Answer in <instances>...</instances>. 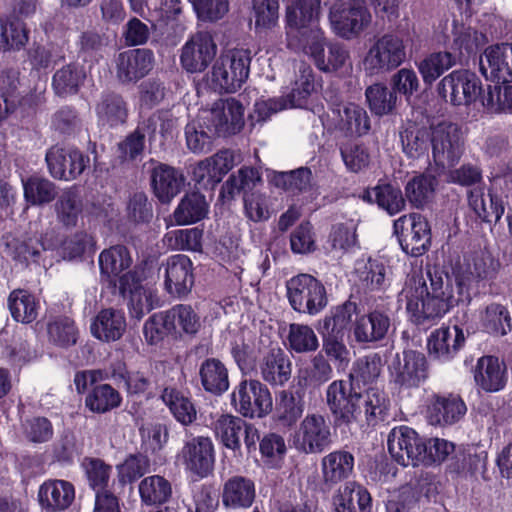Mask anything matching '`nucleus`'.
Returning a JSON list of instances; mask_svg holds the SVG:
<instances>
[{"label": "nucleus", "mask_w": 512, "mask_h": 512, "mask_svg": "<svg viewBox=\"0 0 512 512\" xmlns=\"http://www.w3.org/2000/svg\"><path fill=\"white\" fill-rule=\"evenodd\" d=\"M320 0H295L287 9L286 21L290 28L288 34L299 38L303 51L310 55L316 67L323 72L351 69L349 51L340 43L326 45L324 32L318 25Z\"/></svg>", "instance_id": "nucleus-1"}, {"label": "nucleus", "mask_w": 512, "mask_h": 512, "mask_svg": "<svg viewBox=\"0 0 512 512\" xmlns=\"http://www.w3.org/2000/svg\"><path fill=\"white\" fill-rule=\"evenodd\" d=\"M428 286L423 276H413L402 293L406 298V310L416 325L441 319L453 307L468 305L471 295L463 292L450 278L438 270H427Z\"/></svg>", "instance_id": "nucleus-2"}, {"label": "nucleus", "mask_w": 512, "mask_h": 512, "mask_svg": "<svg viewBox=\"0 0 512 512\" xmlns=\"http://www.w3.org/2000/svg\"><path fill=\"white\" fill-rule=\"evenodd\" d=\"M326 404L337 424L357 421L364 412L368 425L375 426L388 416L389 399L384 391L369 388L364 394L357 392L352 384L335 380L326 389Z\"/></svg>", "instance_id": "nucleus-3"}, {"label": "nucleus", "mask_w": 512, "mask_h": 512, "mask_svg": "<svg viewBox=\"0 0 512 512\" xmlns=\"http://www.w3.org/2000/svg\"><path fill=\"white\" fill-rule=\"evenodd\" d=\"M244 123V107L238 100H219L196 120L186 124L187 148L194 154L207 153L215 137L235 135L242 130Z\"/></svg>", "instance_id": "nucleus-4"}, {"label": "nucleus", "mask_w": 512, "mask_h": 512, "mask_svg": "<svg viewBox=\"0 0 512 512\" xmlns=\"http://www.w3.org/2000/svg\"><path fill=\"white\" fill-rule=\"evenodd\" d=\"M251 51L233 48L224 51L211 71L213 88L220 93H234L247 81L250 73Z\"/></svg>", "instance_id": "nucleus-5"}, {"label": "nucleus", "mask_w": 512, "mask_h": 512, "mask_svg": "<svg viewBox=\"0 0 512 512\" xmlns=\"http://www.w3.org/2000/svg\"><path fill=\"white\" fill-rule=\"evenodd\" d=\"M286 296L291 308L301 314H319L328 304L326 288L316 277L300 273L286 282Z\"/></svg>", "instance_id": "nucleus-6"}, {"label": "nucleus", "mask_w": 512, "mask_h": 512, "mask_svg": "<svg viewBox=\"0 0 512 512\" xmlns=\"http://www.w3.org/2000/svg\"><path fill=\"white\" fill-rule=\"evenodd\" d=\"M407 58L403 39L386 33L371 44L363 59L364 70L369 75L389 73L401 66Z\"/></svg>", "instance_id": "nucleus-7"}, {"label": "nucleus", "mask_w": 512, "mask_h": 512, "mask_svg": "<svg viewBox=\"0 0 512 512\" xmlns=\"http://www.w3.org/2000/svg\"><path fill=\"white\" fill-rule=\"evenodd\" d=\"M329 20L338 36L350 40L370 25L372 17L361 0H336L330 8Z\"/></svg>", "instance_id": "nucleus-8"}, {"label": "nucleus", "mask_w": 512, "mask_h": 512, "mask_svg": "<svg viewBox=\"0 0 512 512\" xmlns=\"http://www.w3.org/2000/svg\"><path fill=\"white\" fill-rule=\"evenodd\" d=\"M390 383L398 391L418 388L428 378V362L422 352L412 349L397 353L390 366Z\"/></svg>", "instance_id": "nucleus-9"}, {"label": "nucleus", "mask_w": 512, "mask_h": 512, "mask_svg": "<svg viewBox=\"0 0 512 512\" xmlns=\"http://www.w3.org/2000/svg\"><path fill=\"white\" fill-rule=\"evenodd\" d=\"M500 262L488 251H476L464 258V263L453 268L455 286L471 295L473 284L494 280L500 269Z\"/></svg>", "instance_id": "nucleus-10"}, {"label": "nucleus", "mask_w": 512, "mask_h": 512, "mask_svg": "<svg viewBox=\"0 0 512 512\" xmlns=\"http://www.w3.org/2000/svg\"><path fill=\"white\" fill-rule=\"evenodd\" d=\"M401 249L412 257L425 254L431 245V229L427 219L418 213L399 217L393 223Z\"/></svg>", "instance_id": "nucleus-11"}, {"label": "nucleus", "mask_w": 512, "mask_h": 512, "mask_svg": "<svg viewBox=\"0 0 512 512\" xmlns=\"http://www.w3.org/2000/svg\"><path fill=\"white\" fill-rule=\"evenodd\" d=\"M432 158L436 166H452L462 155L461 128L450 121H441L430 126Z\"/></svg>", "instance_id": "nucleus-12"}, {"label": "nucleus", "mask_w": 512, "mask_h": 512, "mask_svg": "<svg viewBox=\"0 0 512 512\" xmlns=\"http://www.w3.org/2000/svg\"><path fill=\"white\" fill-rule=\"evenodd\" d=\"M231 405L243 417L262 418L272 410V397L258 380H243L231 394Z\"/></svg>", "instance_id": "nucleus-13"}, {"label": "nucleus", "mask_w": 512, "mask_h": 512, "mask_svg": "<svg viewBox=\"0 0 512 512\" xmlns=\"http://www.w3.org/2000/svg\"><path fill=\"white\" fill-rule=\"evenodd\" d=\"M480 78L466 69L454 70L446 75L438 84L439 95L455 105H470L482 95Z\"/></svg>", "instance_id": "nucleus-14"}, {"label": "nucleus", "mask_w": 512, "mask_h": 512, "mask_svg": "<svg viewBox=\"0 0 512 512\" xmlns=\"http://www.w3.org/2000/svg\"><path fill=\"white\" fill-rule=\"evenodd\" d=\"M330 424L324 416L307 414L295 432L293 444L301 453L320 454L332 444Z\"/></svg>", "instance_id": "nucleus-15"}, {"label": "nucleus", "mask_w": 512, "mask_h": 512, "mask_svg": "<svg viewBox=\"0 0 512 512\" xmlns=\"http://www.w3.org/2000/svg\"><path fill=\"white\" fill-rule=\"evenodd\" d=\"M388 452L401 466H418L424 451V439L411 427L396 426L387 437Z\"/></svg>", "instance_id": "nucleus-16"}, {"label": "nucleus", "mask_w": 512, "mask_h": 512, "mask_svg": "<svg viewBox=\"0 0 512 512\" xmlns=\"http://www.w3.org/2000/svg\"><path fill=\"white\" fill-rule=\"evenodd\" d=\"M49 173L55 179L71 181L80 176L89 166L90 159L77 148H49L45 155Z\"/></svg>", "instance_id": "nucleus-17"}, {"label": "nucleus", "mask_w": 512, "mask_h": 512, "mask_svg": "<svg viewBox=\"0 0 512 512\" xmlns=\"http://www.w3.org/2000/svg\"><path fill=\"white\" fill-rule=\"evenodd\" d=\"M164 274V288L173 297L187 296L194 285L193 263L184 254L169 256L160 267Z\"/></svg>", "instance_id": "nucleus-18"}, {"label": "nucleus", "mask_w": 512, "mask_h": 512, "mask_svg": "<svg viewBox=\"0 0 512 512\" xmlns=\"http://www.w3.org/2000/svg\"><path fill=\"white\" fill-rule=\"evenodd\" d=\"M217 45L210 33L192 35L181 49L180 63L189 73L203 72L216 56Z\"/></svg>", "instance_id": "nucleus-19"}, {"label": "nucleus", "mask_w": 512, "mask_h": 512, "mask_svg": "<svg viewBox=\"0 0 512 512\" xmlns=\"http://www.w3.org/2000/svg\"><path fill=\"white\" fill-rule=\"evenodd\" d=\"M181 457L185 468L203 479L212 474L215 464V448L208 436H195L184 442Z\"/></svg>", "instance_id": "nucleus-20"}, {"label": "nucleus", "mask_w": 512, "mask_h": 512, "mask_svg": "<svg viewBox=\"0 0 512 512\" xmlns=\"http://www.w3.org/2000/svg\"><path fill=\"white\" fill-rule=\"evenodd\" d=\"M480 71L487 80L494 83L512 82V43L488 46L480 58Z\"/></svg>", "instance_id": "nucleus-21"}, {"label": "nucleus", "mask_w": 512, "mask_h": 512, "mask_svg": "<svg viewBox=\"0 0 512 512\" xmlns=\"http://www.w3.org/2000/svg\"><path fill=\"white\" fill-rule=\"evenodd\" d=\"M149 165L151 186L161 203H169L182 189L185 178L183 174L167 164L151 159Z\"/></svg>", "instance_id": "nucleus-22"}, {"label": "nucleus", "mask_w": 512, "mask_h": 512, "mask_svg": "<svg viewBox=\"0 0 512 512\" xmlns=\"http://www.w3.org/2000/svg\"><path fill=\"white\" fill-rule=\"evenodd\" d=\"M154 54L145 48L121 52L117 58V77L122 83L137 82L153 68Z\"/></svg>", "instance_id": "nucleus-23"}, {"label": "nucleus", "mask_w": 512, "mask_h": 512, "mask_svg": "<svg viewBox=\"0 0 512 512\" xmlns=\"http://www.w3.org/2000/svg\"><path fill=\"white\" fill-rule=\"evenodd\" d=\"M391 327L388 312L376 308L356 318L353 325L354 340L359 344H374L386 338Z\"/></svg>", "instance_id": "nucleus-24"}, {"label": "nucleus", "mask_w": 512, "mask_h": 512, "mask_svg": "<svg viewBox=\"0 0 512 512\" xmlns=\"http://www.w3.org/2000/svg\"><path fill=\"white\" fill-rule=\"evenodd\" d=\"M465 343V335L457 325L440 327L433 331L427 341L429 355L440 362L452 360Z\"/></svg>", "instance_id": "nucleus-25"}, {"label": "nucleus", "mask_w": 512, "mask_h": 512, "mask_svg": "<svg viewBox=\"0 0 512 512\" xmlns=\"http://www.w3.org/2000/svg\"><path fill=\"white\" fill-rule=\"evenodd\" d=\"M132 262L130 252L124 245L104 249L98 258L101 283L115 293L117 277L128 270Z\"/></svg>", "instance_id": "nucleus-26"}, {"label": "nucleus", "mask_w": 512, "mask_h": 512, "mask_svg": "<svg viewBox=\"0 0 512 512\" xmlns=\"http://www.w3.org/2000/svg\"><path fill=\"white\" fill-rule=\"evenodd\" d=\"M475 385L486 393L503 390L507 384V369L498 357L485 355L480 357L473 369Z\"/></svg>", "instance_id": "nucleus-27"}, {"label": "nucleus", "mask_w": 512, "mask_h": 512, "mask_svg": "<svg viewBox=\"0 0 512 512\" xmlns=\"http://www.w3.org/2000/svg\"><path fill=\"white\" fill-rule=\"evenodd\" d=\"M38 501L46 512H61L66 510L75 498V489L66 480L49 479L38 489Z\"/></svg>", "instance_id": "nucleus-28"}, {"label": "nucleus", "mask_w": 512, "mask_h": 512, "mask_svg": "<svg viewBox=\"0 0 512 512\" xmlns=\"http://www.w3.org/2000/svg\"><path fill=\"white\" fill-rule=\"evenodd\" d=\"M337 118L336 128L346 136L361 137L371 129V121L367 111L354 103L334 105L331 108Z\"/></svg>", "instance_id": "nucleus-29"}, {"label": "nucleus", "mask_w": 512, "mask_h": 512, "mask_svg": "<svg viewBox=\"0 0 512 512\" xmlns=\"http://www.w3.org/2000/svg\"><path fill=\"white\" fill-rule=\"evenodd\" d=\"M464 401L449 394L435 395L427 407V419L431 425H451L458 422L466 413Z\"/></svg>", "instance_id": "nucleus-30"}, {"label": "nucleus", "mask_w": 512, "mask_h": 512, "mask_svg": "<svg viewBox=\"0 0 512 512\" xmlns=\"http://www.w3.org/2000/svg\"><path fill=\"white\" fill-rule=\"evenodd\" d=\"M256 498V487L252 479L235 475L230 477L222 489V504L229 509H248Z\"/></svg>", "instance_id": "nucleus-31"}, {"label": "nucleus", "mask_w": 512, "mask_h": 512, "mask_svg": "<svg viewBox=\"0 0 512 512\" xmlns=\"http://www.w3.org/2000/svg\"><path fill=\"white\" fill-rule=\"evenodd\" d=\"M259 368L263 380L274 386H283L291 377V361L278 346L269 349Z\"/></svg>", "instance_id": "nucleus-32"}, {"label": "nucleus", "mask_w": 512, "mask_h": 512, "mask_svg": "<svg viewBox=\"0 0 512 512\" xmlns=\"http://www.w3.org/2000/svg\"><path fill=\"white\" fill-rule=\"evenodd\" d=\"M131 9L144 14L146 8V16L149 22L153 24H168L170 21L176 20L182 13V0H128Z\"/></svg>", "instance_id": "nucleus-33"}, {"label": "nucleus", "mask_w": 512, "mask_h": 512, "mask_svg": "<svg viewBox=\"0 0 512 512\" xmlns=\"http://www.w3.org/2000/svg\"><path fill=\"white\" fill-rule=\"evenodd\" d=\"M233 167L234 154L224 149L200 161L194 170V176L199 183L207 179L208 185L215 186Z\"/></svg>", "instance_id": "nucleus-34"}, {"label": "nucleus", "mask_w": 512, "mask_h": 512, "mask_svg": "<svg viewBox=\"0 0 512 512\" xmlns=\"http://www.w3.org/2000/svg\"><path fill=\"white\" fill-rule=\"evenodd\" d=\"M126 330L124 312L113 308L101 310L91 324L92 335L104 342L119 340Z\"/></svg>", "instance_id": "nucleus-35"}, {"label": "nucleus", "mask_w": 512, "mask_h": 512, "mask_svg": "<svg viewBox=\"0 0 512 512\" xmlns=\"http://www.w3.org/2000/svg\"><path fill=\"white\" fill-rule=\"evenodd\" d=\"M489 200L485 198L484 187L477 186L467 192L470 209L486 223H497L504 214L505 208L500 196L489 192Z\"/></svg>", "instance_id": "nucleus-36"}, {"label": "nucleus", "mask_w": 512, "mask_h": 512, "mask_svg": "<svg viewBox=\"0 0 512 512\" xmlns=\"http://www.w3.org/2000/svg\"><path fill=\"white\" fill-rule=\"evenodd\" d=\"M334 505L336 512H371L372 498L365 487L351 481L339 489Z\"/></svg>", "instance_id": "nucleus-37"}, {"label": "nucleus", "mask_w": 512, "mask_h": 512, "mask_svg": "<svg viewBox=\"0 0 512 512\" xmlns=\"http://www.w3.org/2000/svg\"><path fill=\"white\" fill-rule=\"evenodd\" d=\"M244 428L245 421L232 414H221L211 423V429L216 440L234 453L240 452L242 430Z\"/></svg>", "instance_id": "nucleus-38"}, {"label": "nucleus", "mask_w": 512, "mask_h": 512, "mask_svg": "<svg viewBox=\"0 0 512 512\" xmlns=\"http://www.w3.org/2000/svg\"><path fill=\"white\" fill-rule=\"evenodd\" d=\"M354 469V456L347 450H335L321 460L322 478L325 484L335 485L347 479Z\"/></svg>", "instance_id": "nucleus-39"}, {"label": "nucleus", "mask_w": 512, "mask_h": 512, "mask_svg": "<svg viewBox=\"0 0 512 512\" xmlns=\"http://www.w3.org/2000/svg\"><path fill=\"white\" fill-rule=\"evenodd\" d=\"M479 322L482 330L493 336H505L512 331L510 311L498 302H491L480 310Z\"/></svg>", "instance_id": "nucleus-40"}, {"label": "nucleus", "mask_w": 512, "mask_h": 512, "mask_svg": "<svg viewBox=\"0 0 512 512\" xmlns=\"http://www.w3.org/2000/svg\"><path fill=\"white\" fill-rule=\"evenodd\" d=\"M87 77L85 67L71 62L58 69L52 77V88L59 97L75 95L83 86Z\"/></svg>", "instance_id": "nucleus-41"}, {"label": "nucleus", "mask_w": 512, "mask_h": 512, "mask_svg": "<svg viewBox=\"0 0 512 512\" xmlns=\"http://www.w3.org/2000/svg\"><path fill=\"white\" fill-rule=\"evenodd\" d=\"M400 140L403 153L409 159H419L428 156L430 144V127L419 126L409 122L400 131Z\"/></svg>", "instance_id": "nucleus-42"}, {"label": "nucleus", "mask_w": 512, "mask_h": 512, "mask_svg": "<svg viewBox=\"0 0 512 512\" xmlns=\"http://www.w3.org/2000/svg\"><path fill=\"white\" fill-rule=\"evenodd\" d=\"M209 211L205 196L197 191L186 193L173 212L178 225H189L204 219Z\"/></svg>", "instance_id": "nucleus-43"}, {"label": "nucleus", "mask_w": 512, "mask_h": 512, "mask_svg": "<svg viewBox=\"0 0 512 512\" xmlns=\"http://www.w3.org/2000/svg\"><path fill=\"white\" fill-rule=\"evenodd\" d=\"M438 179L430 173H420L405 186V195L413 207L424 208L435 196Z\"/></svg>", "instance_id": "nucleus-44"}, {"label": "nucleus", "mask_w": 512, "mask_h": 512, "mask_svg": "<svg viewBox=\"0 0 512 512\" xmlns=\"http://www.w3.org/2000/svg\"><path fill=\"white\" fill-rule=\"evenodd\" d=\"M95 110L99 123L109 127L124 124L128 117L126 102L120 95L114 93L102 95Z\"/></svg>", "instance_id": "nucleus-45"}, {"label": "nucleus", "mask_w": 512, "mask_h": 512, "mask_svg": "<svg viewBox=\"0 0 512 512\" xmlns=\"http://www.w3.org/2000/svg\"><path fill=\"white\" fill-rule=\"evenodd\" d=\"M363 199L375 202L389 215H395L405 208V199L402 191L391 184H378L364 192Z\"/></svg>", "instance_id": "nucleus-46"}, {"label": "nucleus", "mask_w": 512, "mask_h": 512, "mask_svg": "<svg viewBox=\"0 0 512 512\" xmlns=\"http://www.w3.org/2000/svg\"><path fill=\"white\" fill-rule=\"evenodd\" d=\"M199 375L205 391L221 395L229 388L228 370L216 358L206 359L200 366Z\"/></svg>", "instance_id": "nucleus-47"}, {"label": "nucleus", "mask_w": 512, "mask_h": 512, "mask_svg": "<svg viewBox=\"0 0 512 512\" xmlns=\"http://www.w3.org/2000/svg\"><path fill=\"white\" fill-rule=\"evenodd\" d=\"M122 403V396L109 384L94 385L85 397V407L96 414H105Z\"/></svg>", "instance_id": "nucleus-48"}, {"label": "nucleus", "mask_w": 512, "mask_h": 512, "mask_svg": "<svg viewBox=\"0 0 512 512\" xmlns=\"http://www.w3.org/2000/svg\"><path fill=\"white\" fill-rule=\"evenodd\" d=\"M161 399L179 423L189 425L196 420L195 406L184 392L175 387H166L161 394Z\"/></svg>", "instance_id": "nucleus-49"}, {"label": "nucleus", "mask_w": 512, "mask_h": 512, "mask_svg": "<svg viewBox=\"0 0 512 512\" xmlns=\"http://www.w3.org/2000/svg\"><path fill=\"white\" fill-rule=\"evenodd\" d=\"M357 309V304L349 300L333 307L319 321L318 332L328 331L329 333L346 335L353 316L357 314Z\"/></svg>", "instance_id": "nucleus-50"}, {"label": "nucleus", "mask_w": 512, "mask_h": 512, "mask_svg": "<svg viewBox=\"0 0 512 512\" xmlns=\"http://www.w3.org/2000/svg\"><path fill=\"white\" fill-rule=\"evenodd\" d=\"M8 308L15 321L29 324L38 316L39 303L28 290L15 289L9 294Z\"/></svg>", "instance_id": "nucleus-51"}, {"label": "nucleus", "mask_w": 512, "mask_h": 512, "mask_svg": "<svg viewBox=\"0 0 512 512\" xmlns=\"http://www.w3.org/2000/svg\"><path fill=\"white\" fill-rule=\"evenodd\" d=\"M48 341L59 348L67 349L77 343L79 331L69 316H56L47 322Z\"/></svg>", "instance_id": "nucleus-52"}, {"label": "nucleus", "mask_w": 512, "mask_h": 512, "mask_svg": "<svg viewBox=\"0 0 512 512\" xmlns=\"http://www.w3.org/2000/svg\"><path fill=\"white\" fill-rule=\"evenodd\" d=\"M139 495L142 503L146 505H161L171 498L172 486L163 476H148L139 484Z\"/></svg>", "instance_id": "nucleus-53"}, {"label": "nucleus", "mask_w": 512, "mask_h": 512, "mask_svg": "<svg viewBox=\"0 0 512 512\" xmlns=\"http://www.w3.org/2000/svg\"><path fill=\"white\" fill-rule=\"evenodd\" d=\"M356 273L365 290L379 291L388 286L387 267L379 259L369 258L366 262L358 264Z\"/></svg>", "instance_id": "nucleus-54"}, {"label": "nucleus", "mask_w": 512, "mask_h": 512, "mask_svg": "<svg viewBox=\"0 0 512 512\" xmlns=\"http://www.w3.org/2000/svg\"><path fill=\"white\" fill-rule=\"evenodd\" d=\"M316 91V82L312 68L302 63L291 92L287 95L290 107L303 108L309 97Z\"/></svg>", "instance_id": "nucleus-55"}, {"label": "nucleus", "mask_w": 512, "mask_h": 512, "mask_svg": "<svg viewBox=\"0 0 512 512\" xmlns=\"http://www.w3.org/2000/svg\"><path fill=\"white\" fill-rule=\"evenodd\" d=\"M22 185L26 202L33 206L50 203L57 195L55 184L43 177L30 176L22 179Z\"/></svg>", "instance_id": "nucleus-56"}, {"label": "nucleus", "mask_w": 512, "mask_h": 512, "mask_svg": "<svg viewBox=\"0 0 512 512\" xmlns=\"http://www.w3.org/2000/svg\"><path fill=\"white\" fill-rule=\"evenodd\" d=\"M305 410V401L299 393L282 391L276 405V418L284 427L294 426L302 417Z\"/></svg>", "instance_id": "nucleus-57"}, {"label": "nucleus", "mask_w": 512, "mask_h": 512, "mask_svg": "<svg viewBox=\"0 0 512 512\" xmlns=\"http://www.w3.org/2000/svg\"><path fill=\"white\" fill-rule=\"evenodd\" d=\"M28 41L25 24L18 18H0V49L20 50Z\"/></svg>", "instance_id": "nucleus-58"}, {"label": "nucleus", "mask_w": 512, "mask_h": 512, "mask_svg": "<svg viewBox=\"0 0 512 512\" xmlns=\"http://www.w3.org/2000/svg\"><path fill=\"white\" fill-rule=\"evenodd\" d=\"M165 312L175 333L179 330L187 335H195L201 327L200 316L191 305L177 304Z\"/></svg>", "instance_id": "nucleus-59"}, {"label": "nucleus", "mask_w": 512, "mask_h": 512, "mask_svg": "<svg viewBox=\"0 0 512 512\" xmlns=\"http://www.w3.org/2000/svg\"><path fill=\"white\" fill-rule=\"evenodd\" d=\"M455 64L456 59L452 53L447 51L434 52L418 64V69L424 82L431 84Z\"/></svg>", "instance_id": "nucleus-60"}, {"label": "nucleus", "mask_w": 512, "mask_h": 512, "mask_svg": "<svg viewBox=\"0 0 512 512\" xmlns=\"http://www.w3.org/2000/svg\"><path fill=\"white\" fill-rule=\"evenodd\" d=\"M365 96L371 111L378 115L391 113L397 103V95L384 84H374L366 89Z\"/></svg>", "instance_id": "nucleus-61"}, {"label": "nucleus", "mask_w": 512, "mask_h": 512, "mask_svg": "<svg viewBox=\"0 0 512 512\" xmlns=\"http://www.w3.org/2000/svg\"><path fill=\"white\" fill-rule=\"evenodd\" d=\"M382 367V356L376 352L370 353L354 362L350 376L357 383L372 384L381 375Z\"/></svg>", "instance_id": "nucleus-62"}, {"label": "nucleus", "mask_w": 512, "mask_h": 512, "mask_svg": "<svg viewBox=\"0 0 512 512\" xmlns=\"http://www.w3.org/2000/svg\"><path fill=\"white\" fill-rule=\"evenodd\" d=\"M89 486L97 492L107 490L112 466L106 464L100 458L86 457L81 463Z\"/></svg>", "instance_id": "nucleus-63"}, {"label": "nucleus", "mask_w": 512, "mask_h": 512, "mask_svg": "<svg viewBox=\"0 0 512 512\" xmlns=\"http://www.w3.org/2000/svg\"><path fill=\"white\" fill-rule=\"evenodd\" d=\"M340 155L346 169L352 173H359L366 169L371 160L369 150L363 143L346 142L340 146Z\"/></svg>", "instance_id": "nucleus-64"}]
</instances>
